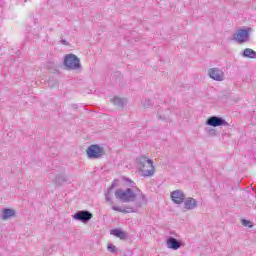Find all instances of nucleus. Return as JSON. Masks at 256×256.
Instances as JSON below:
<instances>
[{"label":"nucleus","instance_id":"obj_14","mask_svg":"<svg viewBox=\"0 0 256 256\" xmlns=\"http://www.w3.org/2000/svg\"><path fill=\"white\" fill-rule=\"evenodd\" d=\"M10 217H15V210L11 208H4L1 219H3V221H7V219H10Z\"/></svg>","mask_w":256,"mask_h":256},{"label":"nucleus","instance_id":"obj_23","mask_svg":"<svg viewBox=\"0 0 256 256\" xmlns=\"http://www.w3.org/2000/svg\"><path fill=\"white\" fill-rule=\"evenodd\" d=\"M111 195V191H107V193H105V197H106V201L108 203H113V200L111 199V197H109Z\"/></svg>","mask_w":256,"mask_h":256},{"label":"nucleus","instance_id":"obj_15","mask_svg":"<svg viewBox=\"0 0 256 256\" xmlns=\"http://www.w3.org/2000/svg\"><path fill=\"white\" fill-rule=\"evenodd\" d=\"M241 55L245 59H256V51L251 48L244 49L243 52L241 53Z\"/></svg>","mask_w":256,"mask_h":256},{"label":"nucleus","instance_id":"obj_13","mask_svg":"<svg viewBox=\"0 0 256 256\" xmlns=\"http://www.w3.org/2000/svg\"><path fill=\"white\" fill-rule=\"evenodd\" d=\"M111 103L115 105L116 107H119V109H123L125 105H127V99L125 98H120L119 96H115L112 100Z\"/></svg>","mask_w":256,"mask_h":256},{"label":"nucleus","instance_id":"obj_8","mask_svg":"<svg viewBox=\"0 0 256 256\" xmlns=\"http://www.w3.org/2000/svg\"><path fill=\"white\" fill-rule=\"evenodd\" d=\"M208 75L214 81H223L225 79V73L219 68H211L208 70Z\"/></svg>","mask_w":256,"mask_h":256},{"label":"nucleus","instance_id":"obj_11","mask_svg":"<svg viewBox=\"0 0 256 256\" xmlns=\"http://www.w3.org/2000/svg\"><path fill=\"white\" fill-rule=\"evenodd\" d=\"M110 235H114V237H118V239L125 240L128 239V235L121 228H114L110 230Z\"/></svg>","mask_w":256,"mask_h":256},{"label":"nucleus","instance_id":"obj_26","mask_svg":"<svg viewBox=\"0 0 256 256\" xmlns=\"http://www.w3.org/2000/svg\"><path fill=\"white\" fill-rule=\"evenodd\" d=\"M141 199L142 201H144V203H147V197L145 196V194L141 195Z\"/></svg>","mask_w":256,"mask_h":256},{"label":"nucleus","instance_id":"obj_7","mask_svg":"<svg viewBox=\"0 0 256 256\" xmlns=\"http://www.w3.org/2000/svg\"><path fill=\"white\" fill-rule=\"evenodd\" d=\"M249 33H251V28L239 29L238 33L234 34L233 39L238 43H247L249 41Z\"/></svg>","mask_w":256,"mask_h":256},{"label":"nucleus","instance_id":"obj_1","mask_svg":"<svg viewBox=\"0 0 256 256\" xmlns=\"http://www.w3.org/2000/svg\"><path fill=\"white\" fill-rule=\"evenodd\" d=\"M114 195L122 203H133L137 199V194L131 188H127L126 190L118 188Z\"/></svg>","mask_w":256,"mask_h":256},{"label":"nucleus","instance_id":"obj_20","mask_svg":"<svg viewBox=\"0 0 256 256\" xmlns=\"http://www.w3.org/2000/svg\"><path fill=\"white\" fill-rule=\"evenodd\" d=\"M107 249L110 253H117V247L113 244H108Z\"/></svg>","mask_w":256,"mask_h":256},{"label":"nucleus","instance_id":"obj_4","mask_svg":"<svg viewBox=\"0 0 256 256\" xmlns=\"http://www.w3.org/2000/svg\"><path fill=\"white\" fill-rule=\"evenodd\" d=\"M86 154L88 159H101L105 155V148L99 144H92L87 148Z\"/></svg>","mask_w":256,"mask_h":256},{"label":"nucleus","instance_id":"obj_5","mask_svg":"<svg viewBox=\"0 0 256 256\" xmlns=\"http://www.w3.org/2000/svg\"><path fill=\"white\" fill-rule=\"evenodd\" d=\"M72 219L80 221V223L87 224L91 219H93V214L89 212V210H79L72 215Z\"/></svg>","mask_w":256,"mask_h":256},{"label":"nucleus","instance_id":"obj_17","mask_svg":"<svg viewBox=\"0 0 256 256\" xmlns=\"http://www.w3.org/2000/svg\"><path fill=\"white\" fill-rule=\"evenodd\" d=\"M113 211H118V213H135V209L133 207H125V209L118 207V206H112Z\"/></svg>","mask_w":256,"mask_h":256},{"label":"nucleus","instance_id":"obj_9","mask_svg":"<svg viewBox=\"0 0 256 256\" xmlns=\"http://www.w3.org/2000/svg\"><path fill=\"white\" fill-rule=\"evenodd\" d=\"M170 197L176 205H181L185 201V193L182 190H175L171 192Z\"/></svg>","mask_w":256,"mask_h":256},{"label":"nucleus","instance_id":"obj_3","mask_svg":"<svg viewBox=\"0 0 256 256\" xmlns=\"http://www.w3.org/2000/svg\"><path fill=\"white\" fill-rule=\"evenodd\" d=\"M63 65L66 69L77 71V69H81V60L75 54H66L64 56Z\"/></svg>","mask_w":256,"mask_h":256},{"label":"nucleus","instance_id":"obj_18","mask_svg":"<svg viewBox=\"0 0 256 256\" xmlns=\"http://www.w3.org/2000/svg\"><path fill=\"white\" fill-rule=\"evenodd\" d=\"M144 109H149L150 107H153V100L151 99H146L143 103H142Z\"/></svg>","mask_w":256,"mask_h":256},{"label":"nucleus","instance_id":"obj_25","mask_svg":"<svg viewBox=\"0 0 256 256\" xmlns=\"http://www.w3.org/2000/svg\"><path fill=\"white\" fill-rule=\"evenodd\" d=\"M71 109H74V111H76V109H79V105L77 104H72L70 105Z\"/></svg>","mask_w":256,"mask_h":256},{"label":"nucleus","instance_id":"obj_6","mask_svg":"<svg viewBox=\"0 0 256 256\" xmlns=\"http://www.w3.org/2000/svg\"><path fill=\"white\" fill-rule=\"evenodd\" d=\"M209 127H229V122L219 116H211L206 120Z\"/></svg>","mask_w":256,"mask_h":256},{"label":"nucleus","instance_id":"obj_2","mask_svg":"<svg viewBox=\"0 0 256 256\" xmlns=\"http://www.w3.org/2000/svg\"><path fill=\"white\" fill-rule=\"evenodd\" d=\"M139 164L141 165L140 171L143 177H153V175H155V166H153V160L142 156L139 158Z\"/></svg>","mask_w":256,"mask_h":256},{"label":"nucleus","instance_id":"obj_16","mask_svg":"<svg viewBox=\"0 0 256 256\" xmlns=\"http://www.w3.org/2000/svg\"><path fill=\"white\" fill-rule=\"evenodd\" d=\"M65 183H69V179L67 178V176L65 174H60V175L56 176L55 185H58V187H61V186L65 185Z\"/></svg>","mask_w":256,"mask_h":256},{"label":"nucleus","instance_id":"obj_22","mask_svg":"<svg viewBox=\"0 0 256 256\" xmlns=\"http://www.w3.org/2000/svg\"><path fill=\"white\" fill-rule=\"evenodd\" d=\"M118 183H117V180H114L111 184V186L108 188V191H113V189H115V187H118Z\"/></svg>","mask_w":256,"mask_h":256},{"label":"nucleus","instance_id":"obj_27","mask_svg":"<svg viewBox=\"0 0 256 256\" xmlns=\"http://www.w3.org/2000/svg\"><path fill=\"white\" fill-rule=\"evenodd\" d=\"M61 43H62V45H69V43H68L67 40H65V39H62V40H61Z\"/></svg>","mask_w":256,"mask_h":256},{"label":"nucleus","instance_id":"obj_24","mask_svg":"<svg viewBox=\"0 0 256 256\" xmlns=\"http://www.w3.org/2000/svg\"><path fill=\"white\" fill-rule=\"evenodd\" d=\"M206 131L209 133V135H216V131L213 128H206Z\"/></svg>","mask_w":256,"mask_h":256},{"label":"nucleus","instance_id":"obj_10","mask_svg":"<svg viewBox=\"0 0 256 256\" xmlns=\"http://www.w3.org/2000/svg\"><path fill=\"white\" fill-rule=\"evenodd\" d=\"M166 245L168 249H172L173 251H177V249H181V246L183 245L181 241L177 240L175 237L170 236L166 240Z\"/></svg>","mask_w":256,"mask_h":256},{"label":"nucleus","instance_id":"obj_28","mask_svg":"<svg viewBox=\"0 0 256 256\" xmlns=\"http://www.w3.org/2000/svg\"><path fill=\"white\" fill-rule=\"evenodd\" d=\"M159 119H161L162 121H165V118L160 117Z\"/></svg>","mask_w":256,"mask_h":256},{"label":"nucleus","instance_id":"obj_21","mask_svg":"<svg viewBox=\"0 0 256 256\" xmlns=\"http://www.w3.org/2000/svg\"><path fill=\"white\" fill-rule=\"evenodd\" d=\"M126 182L128 183V187H132L133 189H137V191H139V188L135 187V182H133L131 179L126 178Z\"/></svg>","mask_w":256,"mask_h":256},{"label":"nucleus","instance_id":"obj_19","mask_svg":"<svg viewBox=\"0 0 256 256\" xmlns=\"http://www.w3.org/2000/svg\"><path fill=\"white\" fill-rule=\"evenodd\" d=\"M241 223L244 227H249L251 229V227H253V224H251V221L247 220V219H242Z\"/></svg>","mask_w":256,"mask_h":256},{"label":"nucleus","instance_id":"obj_12","mask_svg":"<svg viewBox=\"0 0 256 256\" xmlns=\"http://www.w3.org/2000/svg\"><path fill=\"white\" fill-rule=\"evenodd\" d=\"M184 209H187L188 211H191L193 209H197V200L195 198H187L184 201Z\"/></svg>","mask_w":256,"mask_h":256}]
</instances>
